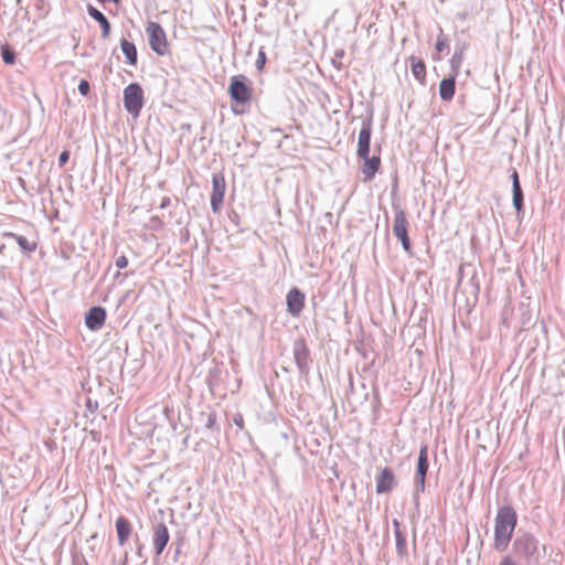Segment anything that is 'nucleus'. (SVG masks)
I'll use <instances>...</instances> for the list:
<instances>
[{
    "label": "nucleus",
    "mask_w": 565,
    "mask_h": 565,
    "mask_svg": "<svg viewBox=\"0 0 565 565\" xmlns=\"http://www.w3.org/2000/svg\"><path fill=\"white\" fill-rule=\"evenodd\" d=\"M516 526V513L510 505L501 507L495 516L494 543L497 551L503 552L508 547Z\"/></svg>",
    "instance_id": "1"
},
{
    "label": "nucleus",
    "mask_w": 565,
    "mask_h": 565,
    "mask_svg": "<svg viewBox=\"0 0 565 565\" xmlns=\"http://www.w3.org/2000/svg\"><path fill=\"white\" fill-rule=\"evenodd\" d=\"M513 546L515 553L524 558L526 565L539 564V543L535 537L524 534L515 539Z\"/></svg>",
    "instance_id": "2"
},
{
    "label": "nucleus",
    "mask_w": 565,
    "mask_h": 565,
    "mask_svg": "<svg viewBox=\"0 0 565 565\" xmlns=\"http://www.w3.org/2000/svg\"><path fill=\"white\" fill-rule=\"evenodd\" d=\"M394 221H393V234L401 242L402 247L405 252H411V239L408 237V221L406 212L398 205H393Z\"/></svg>",
    "instance_id": "3"
},
{
    "label": "nucleus",
    "mask_w": 565,
    "mask_h": 565,
    "mask_svg": "<svg viewBox=\"0 0 565 565\" xmlns=\"http://www.w3.org/2000/svg\"><path fill=\"white\" fill-rule=\"evenodd\" d=\"M143 90L138 83H131L124 89V106L125 109L137 117L143 107Z\"/></svg>",
    "instance_id": "4"
},
{
    "label": "nucleus",
    "mask_w": 565,
    "mask_h": 565,
    "mask_svg": "<svg viewBox=\"0 0 565 565\" xmlns=\"http://www.w3.org/2000/svg\"><path fill=\"white\" fill-rule=\"evenodd\" d=\"M146 32L149 36V45L158 55L168 53L167 35L162 26L153 21L148 22Z\"/></svg>",
    "instance_id": "5"
},
{
    "label": "nucleus",
    "mask_w": 565,
    "mask_h": 565,
    "mask_svg": "<svg viewBox=\"0 0 565 565\" xmlns=\"http://www.w3.org/2000/svg\"><path fill=\"white\" fill-rule=\"evenodd\" d=\"M211 209L213 213L218 214L222 209L225 194V179L222 174L215 173L212 178Z\"/></svg>",
    "instance_id": "6"
},
{
    "label": "nucleus",
    "mask_w": 565,
    "mask_h": 565,
    "mask_svg": "<svg viewBox=\"0 0 565 565\" xmlns=\"http://www.w3.org/2000/svg\"><path fill=\"white\" fill-rule=\"evenodd\" d=\"M428 470V447L422 446L419 449L416 476H415V490L417 492H424L425 490V478Z\"/></svg>",
    "instance_id": "7"
},
{
    "label": "nucleus",
    "mask_w": 565,
    "mask_h": 565,
    "mask_svg": "<svg viewBox=\"0 0 565 565\" xmlns=\"http://www.w3.org/2000/svg\"><path fill=\"white\" fill-rule=\"evenodd\" d=\"M228 93L231 98L238 104H246L252 98V89L236 76L231 81Z\"/></svg>",
    "instance_id": "8"
},
{
    "label": "nucleus",
    "mask_w": 565,
    "mask_h": 565,
    "mask_svg": "<svg viewBox=\"0 0 565 565\" xmlns=\"http://www.w3.org/2000/svg\"><path fill=\"white\" fill-rule=\"evenodd\" d=\"M286 302L287 311L292 317H298L303 308L305 295L298 288H292L287 294Z\"/></svg>",
    "instance_id": "9"
},
{
    "label": "nucleus",
    "mask_w": 565,
    "mask_h": 565,
    "mask_svg": "<svg viewBox=\"0 0 565 565\" xmlns=\"http://www.w3.org/2000/svg\"><path fill=\"white\" fill-rule=\"evenodd\" d=\"M396 486V478L391 468H383L376 477V492H390Z\"/></svg>",
    "instance_id": "10"
},
{
    "label": "nucleus",
    "mask_w": 565,
    "mask_h": 565,
    "mask_svg": "<svg viewBox=\"0 0 565 565\" xmlns=\"http://www.w3.org/2000/svg\"><path fill=\"white\" fill-rule=\"evenodd\" d=\"M106 320V310L103 307H93L88 310L85 323L89 330H99Z\"/></svg>",
    "instance_id": "11"
},
{
    "label": "nucleus",
    "mask_w": 565,
    "mask_h": 565,
    "mask_svg": "<svg viewBox=\"0 0 565 565\" xmlns=\"http://www.w3.org/2000/svg\"><path fill=\"white\" fill-rule=\"evenodd\" d=\"M372 126L370 121H364L359 132L358 157H366L370 153Z\"/></svg>",
    "instance_id": "12"
},
{
    "label": "nucleus",
    "mask_w": 565,
    "mask_h": 565,
    "mask_svg": "<svg viewBox=\"0 0 565 565\" xmlns=\"http://www.w3.org/2000/svg\"><path fill=\"white\" fill-rule=\"evenodd\" d=\"M169 531L163 523H159L153 529V547L156 554L160 555L169 542Z\"/></svg>",
    "instance_id": "13"
},
{
    "label": "nucleus",
    "mask_w": 565,
    "mask_h": 565,
    "mask_svg": "<svg viewBox=\"0 0 565 565\" xmlns=\"http://www.w3.org/2000/svg\"><path fill=\"white\" fill-rule=\"evenodd\" d=\"M364 162L362 167V173L364 175V181H370L374 178L375 173L379 171L381 166V159L377 156H373L372 158L366 154V157H360Z\"/></svg>",
    "instance_id": "14"
},
{
    "label": "nucleus",
    "mask_w": 565,
    "mask_h": 565,
    "mask_svg": "<svg viewBox=\"0 0 565 565\" xmlns=\"http://www.w3.org/2000/svg\"><path fill=\"white\" fill-rule=\"evenodd\" d=\"M294 356L300 372H305L309 366V352L302 341L295 343Z\"/></svg>",
    "instance_id": "15"
},
{
    "label": "nucleus",
    "mask_w": 565,
    "mask_h": 565,
    "mask_svg": "<svg viewBox=\"0 0 565 565\" xmlns=\"http://www.w3.org/2000/svg\"><path fill=\"white\" fill-rule=\"evenodd\" d=\"M116 531L118 537V544L125 545L131 534V525L125 516H119L116 520Z\"/></svg>",
    "instance_id": "16"
},
{
    "label": "nucleus",
    "mask_w": 565,
    "mask_h": 565,
    "mask_svg": "<svg viewBox=\"0 0 565 565\" xmlns=\"http://www.w3.org/2000/svg\"><path fill=\"white\" fill-rule=\"evenodd\" d=\"M87 12L89 17H92L95 21H97V23H99L102 28V36L104 39L108 38L110 33V23L104 15V13H102L99 10H97L95 7L90 4L87 7Z\"/></svg>",
    "instance_id": "17"
},
{
    "label": "nucleus",
    "mask_w": 565,
    "mask_h": 565,
    "mask_svg": "<svg viewBox=\"0 0 565 565\" xmlns=\"http://www.w3.org/2000/svg\"><path fill=\"white\" fill-rule=\"evenodd\" d=\"M456 76L444 78L439 84V95L445 102L452 99L455 95Z\"/></svg>",
    "instance_id": "18"
},
{
    "label": "nucleus",
    "mask_w": 565,
    "mask_h": 565,
    "mask_svg": "<svg viewBox=\"0 0 565 565\" xmlns=\"http://www.w3.org/2000/svg\"><path fill=\"white\" fill-rule=\"evenodd\" d=\"M3 237L10 238V239H13L14 242H17L19 247L24 252H29V253L34 252L38 246L35 241H29L26 237H24L22 235L14 234L12 232L4 233Z\"/></svg>",
    "instance_id": "19"
},
{
    "label": "nucleus",
    "mask_w": 565,
    "mask_h": 565,
    "mask_svg": "<svg viewBox=\"0 0 565 565\" xmlns=\"http://www.w3.org/2000/svg\"><path fill=\"white\" fill-rule=\"evenodd\" d=\"M120 47L127 58V63L130 65H136L137 64V49H136L135 44L132 42H129L126 39H122L120 41Z\"/></svg>",
    "instance_id": "20"
},
{
    "label": "nucleus",
    "mask_w": 565,
    "mask_h": 565,
    "mask_svg": "<svg viewBox=\"0 0 565 565\" xmlns=\"http://www.w3.org/2000/svg\"><path fill=\"white\" fill-rule=\"evenodd\" d=\"M412 72L415 78L418 81H423L426 75V66L422 60H417L416 57H412Z\"/></svg>",
    "instance_id": "21"
},
{
    "label": "nucleus",
    "mask_w": 565,
    "mask_h": 565,
    "mask_svg": "<svg viewBox=\"0 0 565 565\" xmlns=\"http://www.w3.org/2000/svg\"><path fill=\"white\" fill-rule=\"evenodd\" d=\"M396 553L399 557L407 555L406 536L403 532L395 533Z\"/></svg>",
    "instance_id": "22"
},
{
    "label": "nucleus",
    "mask_w": 565,
    "mask_h": 565,
    "mask_svg": "<svg viewBox=\"0 0 565 565\" xmlns=\"http://www.w3.org/2000/svg\"><path fill=\"white\" fill-rule=\"evenodd\" d=\"M513 193V206L518 212L523 209V191L520 183H516L515 188H512Z\"/></svg>",
    "instance_id": "23"
},
{
    "label": "nucleus",
    "mask_w": 565,
    "mask_h": 565,
    "mask_svg": "<svg viewBox=\"0 0 565 565\" xmlns=\"http://www.w3.org/2000/svg\"><path fill=\"white\" fill-rule=\"evenodd\" d=\"M462 60H463V51L460 50V51H456L455 54L452 55L451 60H450V65H451V68H452V72H454V75L456 76L460 70V66L462 64Z\"/></svg>",
    "instance_id": "24"
},
{
    "label": "nucleus",
    "mask_w": 565,
    "mask_h": 565,
    "mask_svg": "<svg viewBox=\"0 0 565 565\" xmlns=\"http://www.w3.org/2000/svg\"><path fill=\"white\" fill-rule=\"evenodd\" d=\"M1 55L6 64L11 65L14 63L15 54L8 46H2Z\"/></svg>",
    "instance_id": "25"
},
{
    "label": "nucleus",
    "mask_w": 565,
    "mask_h": 565,
    "mask_svg": "<svg viewBox=\"0 0 565 565\" xmlns=\"http://www.w3.org/2000/svg\"><path fill=\"white\" fill-rule=\"evenodd\" d=\"M265 63H266V54L262 47L258 52V56L256 58L255 66L257 67L258 71H262L265 66Z\"/></svg>",
    "instance_id": "26"
},
{
    "label": "nucleus",
    "mask_w": 565,
    "mask_h": 565,
    "mask_svg": "<svg viewBox=\"0 0 565 565\" xmlns=\"http://www.w3.org/2000/svg\"><path fill=\"white\" fill-rule=\"evenodd\" d=\"M448 46V41L447 39L443 38V34H440V36L437 38V42H436V50L438 52H441L444 51L446 47Z\"/></svg>",
    "instance_id": "27"
},
{
    "label": "nucleus",
    "mask_w": 565,
    "mask_h": 565,
    "mask_svg": "<svg viewBox=\"0 0 565 565\" xmlns=\"http://www.w3.org/2000/svg\"><path fill=\"white\" fill-rule=\"evenodd\" d=\"M89 89H90V86H89V83L87 81L83 79V81L79 82V84H78V92L83 96H86L89 93Z\"/></svg>",
    "instance_id": "28"
},
{
    "label": "nucleus",
    "mask_w": 565,
    "mask_h": 565,
    "mask_svg": "<svg viewBox=\"0 0 565 565\" xmlns=\"http://www.w3.org/2000/svg\"><path fill=\"white\" fill-rule=\"evenodd\" d=\"M233 423L235 426H237L239 429L244 428V417L242 414L237 413L233 416Z\"/></svg>",
    "instance_id": "29"
},
{
    "label": "nucleus",
    "mask_w": 565,
    "mask_h": 565,
    "mask_svg": "<svg viewBox=\"0 0 565 565\" xmlns=\"http://www.w3.org/2000/svg\"><path fill=\"white\" fill-rule=\"evenodd\" d=\"M128 265V259L126 256L121 255L119 256L117 259H116V266L119 268V269H124L126 268Z\"/></svg>",
    "instance_id": "30"
},
{
    "label": "nucleus",
    "mask_w": 565,
    "mask_h": 565,
    "mask_svg": "<svg viewBox=\"0 0 565 565\" xmlns=\"http://www.w3.org/2000/svg\"><path fill=\"white\" fill-rule=\"evenodd\" d=\"M215 423H216L215 414L210 413L207 415V419H206V424H205L206 428L212 429L215 426Z\"/></svg>",
    "instance_id": "31"
},
{
    "label": "nucleus",
    "mask_w": 565,
    "mask_h": 565,
    "mask_svg": "<svg viewBox=\"0 0 565 565\" xmlns=\"http://www.w3.org/2000/svg\"><path fill=\"white\" fill-rule=\"evenodd\" d=\"M68 158H70V154H68V152H67V151H63V152H61V153H60V157H58V162H60V164H61V166L65 164V163L67 162Z\"/></svg>",
    "instance_id": "32"
},
{
    "label": "nucleus",
    "mask_w": 565,
    "mask_h": 565,
    "mask_svg": "<svg viewBox=\"0 0 565 565\" xmlns=\"http://www.w3.org/2000/svg\"><path fill=\"white\" fill-rule=\"evenodd\" d=\"M511 179H512V188H515L516 183H520L519 174H518V172L515 170H513V172L511 174Z\"/></svg>",
    "instance_id": "33"
},
{
    "label": "nucleus",
    "mask_w": 565,
    "mask_h": 565,
    "mask_svg": "<svg viewBox=\"0 0 565 565\" xmlns=\"http://www.w3.org/2000/svg\"><path fill=\"white\" fill-rule=\"evenodd\" d=\"M500 565H516L515 562L511 557H504Z\"/></svg>",
    "instance_id": "34"
},
{
    "label": "nucleus",
    "mask_w": 565,
    "mask_h": 565,
    "mask_svg": "<svg viewBox=\"0 0 565 565\" xmlns=\"http://www.w3.org/2000/svg\"><path fill=\"white\" fill-rule=\"evenodd\" d=\"M392 524H393V527H394V534L397 533V532H402L401 524H399L398 520L394 519Z\"/></svg>",
    "instance_id": "35"
},
{
    "label": "nucleus",
    "mask_w": 565,
    "mask_h": 565,
    "mask_svg": "<svg viewBox=\"0 0 565 565\" xmlns=\"http://www.w3.org/2000/svg\"><path fill=\"white\" fill-rule=\"evenodd\" d=\"M169 203V199H164L161 203V207H164Z\"/></svg>",
    "instance_id": "36"
}]
</instances>
